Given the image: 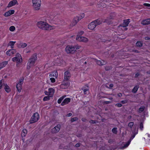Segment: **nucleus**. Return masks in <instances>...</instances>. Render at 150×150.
<instances>
[{
  "label": "nucleus",
  "mask_w": 150,
  "mask_h": 150,
  "mask_svg": "<svg viewBox=\"0 0 150 150\" xmlns=\"http://www.w3.org/2000/svg\"><path fill=\"white\" fill-rule=\"evenodd\" d=\"M37 54H33L29 59L27 64V69L29 70L31 67L34 66L35 62L37 59Z\"/></svg>",
  "instance_id": "obj_1"
},
{
  "label": "nucleus",
  "mask_w": 150,
  "mask_h": 150,
  "mask_svg": "<svg viewBox=\"0 0 150 150\" xmlns=\"http://www.w3.org/2000/svg\"><path fill=\"white\" fill-rule=\"evenodd\" d=\"M37 25L39 28L42 30H49L52 29V26L43 21L38 22L37 23Z\"/></svg>",
  "instance_id": "obj_2"
},
{
  "label": "nucleus",
  "mask_w": 150,
  "mask_h": 150,
  "mask_svg": "<svg viewBox=\"0 0 150 150\" xmlns=\"http://www.w3.org/2000/svg\"><path fill=\"white\" fill-rule=\"evenodd\" d=\"M12 61L13 62H16L17 63L16 66H17L18 64L22 62L23 60L21 54L17 53L16 55V56L12 58Z\"/></svg>",
  "instance_id": "obj_3"
},
{
  "label": "nucleus",
  "mask_w": 150,
  "mask_h": 150,
  "mask_svg": "<svg viewBox=\"0 0 150 150\" xmlns=\"http://www.w3.org/2000/svg\"><path fill=\"white\" fill-rule=\"evenodd\" d=\"M33 6L34 8L36 10H39L41 4L40 0H32Z\"/></svg>",
  "instance_id": "obj_4"
},
{
  "label": "nucleus",
  "mask_w": 150,
  "mask_h": 150,
  "mask_svg": "<svg viewBox=\"0 0 150 150\" xmlns=\"http://www.w3.org/2000/svg\"><path fill=\"white\" fill-rule=\"evenodd\" d=\"M39 118V114L37 112L35 113L32 116L30 119V124H32L35 122L38 121Z\"/></svg>",
  "instance_id": "obj_5"
},
{
  "label": "nucleus",
  "mask_w": 150,
  "mask_h": 150,
  "mask_svg": "<svg viewBox=\"0 0 150 150\" xmlns=\"http://www.w3.org/2000/svg\"><path fill=\"white\" fill-rule=\"evenodd\" d=\"M65 50L68 53H73L76 51L75 48H74V46H69L66 47Z\"/></svg>",
  "instance_id": "obj_6"
},
{
  "label": "nucleus",
  "mask_w": 150,
  "mask_h": 150,
  "mask_svg": "<svg viewBox=\"0 0 150 150\" xmlns=\"http://www.w3.org/2000/svg\"><path fill=\"white\" fill-rule=\"evenodd\" d=\"M61 127L60 125L58 124L51 129L52 133L54 134L58 132L60 130Z\"/></svg>",
  "instance_id": "obj_7"
},
{
  "label": "nucleus",
  "mask_w": 150,
  "mask_h": 150,
  "mask_svg": "<svg viewBox=\"0 0 150 150\" xmlns=\"http://www.w3.org/2000/svg\"><path fill=\"white\" fill-rule=\"evenodd\" d=\"M76 40L80 42H86L88 41L87 38L82 36H77L76 38Z\"/></svg>",
  "instance_id": "obj_8"
},
{
  "label": "nucleus",
  "mask_w": 150,
  "mask_h": 150,
  "mask_svg": "<svg viewBox=\"0 0 150 150\" xmlns=\"http://www.w3.org/2000/svg\"><path fill=\"white\" fill-rule=\"evenodd\" d=\"M16 4H18L17 1L16 0H13L9 2L7 7L9 8Z\"/></svg>",
  "instance_id": "obj_9"
},
{
  "label": "nucleus",
  "mask_w": 150,
  "mask_h": 150,
  "mask_svg": "<svg viewBox=\"0 0 150 150\" xmlns=\"http://www.w3.org/2000/svg\"><path fill=\"white\" fill-rule=\"evenodd\" d=\"M71 76L70 72L69 71H66L64 73V79L66 81L69 80Z\"/></svg>",
  "instance_id": "obj_10"
},
{
  "label": "nucleus",
  "mask_w": 150,
  "mask_h": 150,
  "mask_svg": "<svg viewBox=\"0 0 150 150\" xmlns=\"http://www.w3.org/2000/svg\"><path fill=\"white\" fill-rule=\"evenodd\" d=\"M130 22L129 19H125L124 20L123 23L120 26L123 27H125L128 26Z\"/></svg>",
  "instance_id": "obj_11"
},
{
  "label": "nucleus",
  "mask_w": 150,
  "mask_h": 150,
  "mask_svg": "<svg viewBox=\"0 0 150 150\" xmlns=\"http://www.w3.org/2000/svg\"><path fill=\"white\" fill-rule=\"evenodd\" d=\"M133 130L132 131L133 134L131 136L130 139L129 140H131L133 139L135 137V135L138 133V129H136V127L134 126L133 127Z\"/></svg>",
  "instance_id": "obj_12"
},
{
  "label": "nucleus",
  "mask_w": 150,
  "mask_h": 150,
  "mask_svg": "<svg viewBox=\"0 0 150 150\" xmlns=\"http://www.w3.org/2000/svg\"><path fill=\"white\" fill-rule=\"evenodd\" d=\"M89 87L85 85L82 87L81 89L83 91V93L84 94H87V92H88L89 91Z\"/></svg>",
  "instance_id": "obj_13"
},
{
  "label": "nucleus",
  "mask_w": 150,
  "mask_h": 150,
  "mask_svg": "<svg viewBox=\"0 0 150 150\" xmlns=\"http://www.w3.org/2000/svg\"><path fill=\"white\" fill-rule=\"evenodd\" d=\"M14 11L13 10H9L4 14V16L5 17H8L14 13Z\"/></svg>",
  "instance_id": "obj_14"
},
{
  "label": "nucleus",
  "mask_w": 150,
  "mask_h": 150,
  "mask_svg": "<svg viewBox=\"0 0 150 150\" xmlns=\"http://www.w3.org/2000/svg\"><path fill=\"white\" fill-rule=\"evenodd\" d=\"M16 52V50L11 49L7 51L6 52V54L10 56L12 54H15Z\"/></svg>",
  "instance_id": "obj_15"
},
{
  "label": "nucleus",
  "mask_w": 150,
  "mask_h": 150,
  "mask_svg": "<svg viewBox=\"0 0 150 150\" xmlns=\"http://www.w3.org/2000/svg\"><path fill=\"white\" fill-rule=\"evenodd\" d=\"M96 25L93 21L88 25V28L89 29L93 30L96 27Z\"/></svg>",
  "instance_id": "obj_16"
},
{
  "label": "nucleus",
  "mask_w": 150,
  "mask_h": 150,
  "mask_svg": "<svg viewBox=\"0 0 150 150\" xmlns=\"http://www.w3.org/2000/svg\"><path fill=\"white\" fill-rule=\"evenodd\" d=\"M141 24L144 25H146L150 24V18L143 20L141 22Z\"/></svg>",
  "instance_id": "obj_17"
},
{
  "label": "nucleus",
  "mask_w": 150,
  "mask_h": 150,
  "mask_svg": "<svg viewBox=\"0 0 150 150\" xmlns=\"http://www.w3.org/2000/svg\"><path fill=\"white\" fill-rule=\"evenodd\" d=\"M71 99L69 98H65L63 101L61 105L63 106L65 105L68 104L70 101Z\"/></svg>",
  "instance_id": "obj_18"
},
{
  "label": "nucleus",
  "mask_w": 150,
  "mask_h": 150,
  "mask_svg": "<svg viewBox=\"0 0 150 150\" xmlns=\"http://www.w3.org/2000/svg\"><path fill=\"white\" fill-rule=\"evenodd\" d=\"M4 85V89L5 91L7 93H9L11 91V89L10 87L7 85L6 83H3Z\"/></svg>",
  "instance_id": "obj_19"
},
{
  "label": "nucleus",
  "mask_w": 150,
  "mask_h": 150,
  "mask_svg": "<svg viewBox=\"0 0 150 150\" xmlns=\"http://www.w3.org/2000/svg\"><path fill=\"white\" fill-rule=\"evenodd\" d=\"M80 20V17H76L74 18L72 23V26H74Z\"/></svg>",
  "instance_id": "obj_20"
},
{
  "label": "nucleus",
  "mask_w": 150,
  "mask_h": 150,
  "mask_svg": "<svg viewBox=\"0 0 150 150\" xmlns=\"http://www.w3.org/2000/svg\"><path fill=\"white\" fill-rule=\"evenodd\" d=\"M96 62L98 65L100 66L105 65L106 64V62L103 60L101 61L96 60Z\"/></svg>",
  "instance_id": "obj_21"
},
{
  "label": "nucleus",
  "mask_w": 150,
  "mask_h": 150,
  "mask_svg": "<svg viewBox=\"0 0 150 150\" xmlns=\"http://www.w3.org/2000/svg\"><path fill=\"white\" fill-rule=\"evenodd\" d=\"M8 62L7 61H4L2 63H0V70L4 68L7 64Z\"/></svg>",
  "instance_id": "obj_22"
},
{
  "label": "nucleus",
  "mask_w": 150,
  "mask_h": 150,
  "mask_svg": "<svg viewBox=\"0 0 150 150\" xmlns=\"http://www.w3.org/2000/svg\"><path fill=\"white\" fill-rule=\"evenodd\" d=\"M94 23L96 25V26L99 25L102 23V20L100 19H97L93 21Z\"/></svg>",
  "instance_id": "obj_23"
},
{
  "label": "nucleus",
  "mask_w": 150,
  "mask_h": 150,
  "mask_svg": "<svg viewBox=\"0 0 150 150\" xmlns=\"http://www.w3.org/2000/svg\"><path fill=\"white\" fill-rule=\"evenodd\" d=\"M70 82H69L64 81L62 82V84H61V86H64L66 87H67L70 86Z\"/></svg>",
  "instance_id": "obj_24"
},
{
  "label": "nucleus",
  "mask_w": 150,
  "mask_h": 150,
  "mask_svg": "<svg viewBox=\"0 0 150 150\" xmlns=\"http://www.w3.org/2000/svg\"><path fill=\"white\" fill-rule=\"evenodd\" d=\"M22 85L19 83H17L16 85V87L17 89L19 92H20L22 89Z\"/></svg>",
  "instance_id": "obj_25"
},
{
  "label": "nucleus",
  "mask_w": 150,
  "mask_h": 150,
  "mask_svg": "<svg viewBox=\"0 0 150 150\" xmlns=\"http://www.w3.org/2000/svg\"><path fill=\"white\" fill-rule=\"evenodd\" d=\"M27 46V45L26 43H21L18 46V47L19 48H24L26 47Z\"/></svg>",
  "instance_id": "obj_26"
},
{
  "label": "nucleus",
  "mask_w": 150,
  "mask_h": 150,
  "mask_svg": "<svg viewBox=\"0 0 150 150\" xmlns=\"http://www.w3.org/2000/svg\"><path fill=\"white\" fill-rule=\"evenodd\" d=\"M49 93V95H51V97H52L54 92V90L52 88H50L48 89Z\"/></svg>",
  "instance_id": "obj_27"
},
{
  "label": "nucleus",
  "mask_w": 150,
  "mask_h": 150,
  "mask_svg": "<svg viewBox=\"0 0 150 150\" xmlns=\"http://www.w3.org/2000/svg\"><path fill=\"white\" fill-rule=\"evenodd\" d=\"M16 42L15 41H10L8 44V45L11 46V48L12 49L13 48V45Z\"/></svg>",
  "instance_id": "obj_28"
},
{
  "label": "nucleus",
  "mask_w": 150,
  "mask_h": 150,
  "mask_svg": "<svg viewBox=\"0 0 150 150\" xmlns=\"http://www.w3.org/2000/svg\"><path fill=\"white\" fill-rule=\"evenodd\" d=\"M57 71H53L50 74V76L52 77H56L57 76Z\"/></svg>",
  "instance_id": "obj_29"
},
{
  "label": "nucleus",
  "mask_w": 150,
  "mask_h": 150,
  "mask_svg": "<svg viewBox=\"0 0 150 150\" xmlns=\"http://www.w3.org/2000/svg\"><path fill=\"white\" fill-rule=\"evenodd\" d=\"M139 88V87L138 86H135L132 90V92L134 93H136L137 91L138 90Z\"/></svg>",
  "instance_id": "obj_30"
},
{
  "label": "nucleus",
  "mask_w": 150,
  "mask_h": 150,
  "mask_svg": "<svg viewBox=\"0 0 150 150\" xmlns=\"http://www.w3.org/2000/svg\"><path fill=\"white\" fill-rule=\"evenodd\" d=\"M27 133V130L26 129H23L22 132V137H25Z\"/></svg>",
  "instance_id": "obj_31"
},
{
  "label": "nucleus",
  "mask_w": 150,
  "mask_h": 150,
  "mask_svg": "<svg viewBox=\"0 0 150 150\" xmlns=\"http://www.w3.org/2000/svg\"><path fill=\"white\" fill-rule=\"evenodd\" d=\"M145 108V107L144 106H142L139 109L138 112L139 113H141L143 111Z\"/></svg>",
  "instance_id": "obj_32"
},
{
  "label": "nucleus",
  "mask_w": 150,
  "mask_h": 150,
  "mask_svg": "<svg viewBox=\"0 0 150 150\" xmlns=\"http://www.w3.org/2000/svg\"><path fill=\"white\" fill-rule=\"evenodd\" d=\"M137 46L139 47H141L142 46V43L140 41H138L136 43Z\"/></svg>",
  "instance_id": "obj_33"
},
{
  "label": "nucleus",
  "mask_w": 150,
  "mask_h": 150,
  "mask_svg": "<svg viewBox=\"0 0 150 150\" xmlns=\"http://www.w3.org/2000/svg\"><path fill=\"white\" fill-rule=\"evenodd\" d=\"M112 132L114 134H116L117 132V128L116 127L113 128L112 129Z\"/></svg>",
  "instance_id": "obj_34"
},
{
  "label": "nucleus",
  "mask_w": 150,
  "mask_h": 150,
  "mask_svg": "<svg viewBox=\"0 0 150 150\" xmlns=\"http://www.w3.org/2000/svg\"><path fill=\"white\" fill-rule=\"evenodd\" d=\"M131 142V140H129L126 143L124 146H123V148H125L127 147L130 144Z\"/></svg>",
  "instance_id": "obj_35"
},
{
  "label": "nucleus",
  "mask_w": 150,
  "mask_h": 150,
  "mask_svg": "<svg viewBox=\"0 0 150 150\" xmlns=\"http://www.w3.org/2000/svg\"><path fill=\"white\" fill-rule=\"evenodd\" d=\"M116 14L115 13H110V18L111 19H113L114 18Z\"/></svg>",
  "instance_id": "obj_36"
},
{
  "label": "nucleus",
  "mask_w": 150,
  "mask_h": 150,
  "mask_svg": "<svg viewBox=\"0 0 150 150\" xmlns=\"http://www.w3.org/2000/svg\"><path fill=\"white\" fill-rule=\"evenodd\" d=\"M65 97V96H63L60 97L57 100V103L59 104H60L61 103L62 100Z\"/></svg>",
  "instance_id": "obj_37"
},
{
  "label": "nucleus",
  "mask_w": 150,
  "mask_h": 150,
  "mask_svg": "<svg viewBox=\"0 0 150 150\" xmlns=\"http://www.w3.org/2000/svg\"><path fill=\"white\" fill-rule=\"evenodd\" d=\"M50 97L48 96L44 97L43 98V100L44 101H46L50 100Z\"/></svg>",
  "instance_id": "obj_38"
},
{
  "label": "nucleus",
  "mask_w": 150,
  "mask_h": 150,
  "mask_svg": "<svg viewBox=\"0 0 150 150\" xmlns=\"http://www.w3.org/2000/svg\"><path fill=\"white\" fill-rule=\"evenodd\" d=\"M24 79V78L23 77L21 78L19 80L18 83H19L22 85Z\"/></svg>",
  "instance_id": "obj_39"
},
{
  "label": "nucleus",
  "mask_w": 150,
  "mask_h": 150,
  "mask_svg": "<svg viewBox=\"0 0 150 150\" xmlns=\"http://www.w3.org/2000/svg\"><path fill=\"white\" fill-rule=\"evenodd\" d=\"M134 123L133 122H129L128 125V126L130 128H132V127L134 125Z\"/></svg>",
  "instance_id": "obj_40"
},
{
  "label": "nucleus",
  "mask_w": 150,
  "mask_h": 150,
  "mask_svg": "<svg viewBox=\"0 0 150 150\" xmlns=\"http://www.w3.org/2000/svg\"><path fill=\"white\" fill-rule=\"evenodd\" d=\"M78 120V118L77 117H74L71 118V122H74L77 121Z\"/></svg>",
  "instance_id": "obj_41"
},
{
  "label": "nucleus",
  "mask_w": 150,
  "mask_h": 150,
  "mask_svg": "<svg viewBox=\"0 0 150 150\" xmlns=\"http://www.w3.org/2000/svg\"><path fill=\"white\" fill-rule=\"evenodd\" d=\"M15 30V28L13 26H11L9 28V30L11 31H13Z\"/></svg>",
  "instance_id": "obj_42"
},
{
  "label": "nucleus",
  "mask_w": 150,
  "mask_h": 150,
  "mask_svg": "<svg viewBox=\"0 0 150 150\" xmlns=\"http://www.w3.org/2000/svg\"><path fill=\"white\" fill-rule=\"evenodd\" d=\"M89 123L91 124H96L98 122L97 120H91L89 121Z\"/></svg>",
  "instance_id": "obj_43"
},
{
  "label": "nucleus",
  "mask_w": 150,
  "mask_h": 150,
  "mask_svg": "<svg viewBox=\"0 0 150 150\" xmlns=\"http://www.w3.org/2000/svg\"><path fill=\"white\" fill-rule=\"evenodd\" d=\"M111 40H105L104 39H103L102 40V42L108 43L109 42H110L111 41Z\"/></svg>",
  "instance_id": "obj_44"
},
{
  "label": "nucleus",
  "mask_w": 150,
  "mask_h": 150,
  "mask_svg": "<svg viewBox=\"0 0 150 150\" xmlns=\"http://www.w3.org/2000/svg\"><path fill=\"white\" fill-rule=\"evenodd\" d=\"M139 128L141 130H142L143 129V125L142 122H141L140 123Z\"/></svg>",
  "instance_id": "obj_45"
},
{
  "label": "nucleus",
  "mask_w": 150,
  "mask_h": 150,
  "mask_svg": "<svg viewBox=\"0 0 150 150\" xmlns=\"http://www.w3.org/2000/svg\"><path fill=\"white\" fill-rule=\"evenodd\" d=\"M111 69V67L109 66H106L105 67V69L106 71L109 70Z\"/></svg>",
  "instance_id": "obj_46"
},
{
  "label": "nucleus",
  "mask_w": 150,
  "mask_h": 150,
  "mask_svg": "<svg viewBox=\"0 0 150 150\" xmlns=\"http://www.w3.org/2000/svg\"><path fill=\"white\" fill-rule=\"evenodd\" d=\"M50 80L52 83H54L55 81V79L53 77L50 78Z\"/></svg>",
  "instance_id": "obj_47"
},
{
  "label": "nucleus",
  "mask_w": 150,
  "mask_h": 150,
  "mask_svg": "<svg viewBox=\"0 0 150 150\" xmlns=\"http://www.w3.org/2000/svg\"><path fill=\"white\" fill-rule=\"evenodd\" d=\"M115 105L118 107H120L122 106V105L120 103H118L115 104Z\"/></svg>",
  "instance_id": "obj_48"
},
{
  "label": "nucleus",
  "mask_w": 150,
  "mask_h": 150,
  "mask_svg": "<svg viewBox=\"0 0 150 150\" xmlns=\"http://www.w3.org/2000/svg\"><path fill=\"white\" fill-rule=\"evenodd\" d=\"M128 101L127 100H124L121 101V102L122 103L124 104L127 103Z\"/></svg>",
  "instance_id": "obj_49"
},
{
  "label": "nucleus",
  "mask_w": 150,
  "mask_h": 150,
  "mask_svg": "<svg viewBox=\"0 0 150 150\" xmlns=\"http://www.w3.org/2000/svg\"><path fill=\"white\" fill-rule=\"evenodd\" d=\"M4 83H2V80L0 81V89H1L2 86H4V85H3Z\"/></svg>",
  "instance_id": "obj_50"
},
{
  "label": "nucleus",
  "mask_w": 150,
  "mask_h": 150,
  "mask_svg": "<svg viewBox=\"0 0 150 150\" xmlns=\"http://www.w3.org/2000/svg\"><path fill=\"white\" fill-rule=\"evenodd\" d=\"M143 5L144 6H147V7H150V4H147V3H144V4Z\"/></svg>",
  "instance_id": "obj_51"
},
{
  "label": "nucleus",
  "mask_w": 150,
  "mask_h": 150,
  "mask_svg": "<svg viewBox=\"0 0 150 150\" xmlns=\"http://www.w3.org/2000/svg\"><path fill=\"white\" fill-rule=\"evenodd\" d=\"M84 17V14L83 13L82 14L81 16H79L80 17V20L83 18Z\"/></svg>",
  "instance_id": "obj_52"
},
{
  "label": "nucleus",
  "mask_w": 150,
  "mask_h": 150,
  "mask_svg": "<svg viewBox=\"0 0 150 150\" xmlns=\"http://www.w3.org/2000/svg\"><path fill=\"white\" fill-rule=\"evenodd\" d=\"M144 39L145 40H150V38L148 36L145 37H144Z\"/></svg>",
  "instance_id": "obj_53"
},
{
  "label": "nucleus",
  "mask_w": 150,
  "mask_h": 150,
  "mask_svg": "<svg viewBox=\"0 0 150 150\" xmlns=\"http://www.w3.org/2000/svg\"><path fill=\"white\" fill-rule=\"evenodd\" d=\"M113 142V140L111 139H110L108 140V143H110V144H111V143H112Z\"/></svg>",
  "instance_id": "obj_54"
},
{
  "label": "nucleus",
  "mask_w": 150,
  "mask_h": 150,
  "mask_svg": "<svg viewBox=\"0 0 150 150\" xmlns=\"http://www.w3.org/2000/svg\"><path fill=\"white\" fill-rule=\"evenodd\" d=\"M80 143H77L75 145V146L76 147H78L80 146Z\"/></svg>",
  "instance_id": "obj_55"
},
{
  "label": "nucleus",
  "mask_w": 150,
  "mask_h": 150,
  "mask_svg": "<svg viewBox=\"0 0 150 150\" xmlns=\"http://www.w3.org/2000/svg\"><path fill=\"white\" fill-rule=\"evenodd\" d=\"M81 120L83 122H86L87 121V119L84 118H83L81 119Z\"/></svg>",
  "instance_id": "obj_56"
},
{
  "label": "nucleus",
  "mask_w": 150,
  "mask_h": 150,
  "mask_svg": "<svg viewBox=\"0 0 150 150\" xmlns=\"http://www.w3.org/2000/svg\"><path fill=\"white\" fill-rule=\"evenodd\" d=\"M139 74L137 73L136 74H135V78H137L139 76Z\"/></svg>",
  "instance_id": "obj_57"
},
{
  "label": "nucleus",
  "mask_w": 150,
  "mask_h": 150,
  "mask_svg": "<svg viewBox=\"0 0 150 150\" xmlns=\"http://www.w3.org/2000/svg\"><path fill=\"white\" fill-rule=\"evenodd\" d=\"M44 93L46 95H48L49 94V92H48L46 91H45Z\"/></svg>",
  "instance_id": "obj_58"
},
{
  "label": "nucleus",
  "mask_w": 150,
  "mask_h": 150,
  "mask_svg": "<svg viewBox=\"0 0 150 150\" xmlns=\"http://www.w3.org/2000/svg\"><path fill=\"white\" fill-rule=\"evenodd\" d=\"M117 96L119 97H121L122 96V94L121 93H119L117 94Z\"/></svg>",
  "instance_id": "obj_59"
},
{
  "label": "nucleus",
  "mask_w": 150,
  "mask_h": 150,
  "mask_svg": "<svg viewBox=\"0 0 150 150\" xmlns=\"http://www.w3.org/2000/svg\"><path fill=\"white\" fill-rule=\"evenodd\" d=\"M74 48H75V49H79L80 47L79 46H74Z\"/></svg>",
  "instance_id": "obj_60"
},
{
  "label": "nucleus",
  "mask_w": 150,
  "mask_h": 150,
  "mask_svg": "<svg viewBox=\"0 0 150 150\" xmlns=\"http://www.w3.org/2000/svg\"><path fill=\"white\" fill-rule=\"evenodd\" d=\"M72 115V114L71 113H69L67 115V116L68 117H70Z\"/></svg>",
  "instance_id": "obj_61"
},
{
  "label": "nucleus",
  "mask_w": 150,
  "mask_h": 150,
  "mask_svg": "<svg viewBox=\"0 0 150 150\" xmlns=\"http://www.w3.org/2000/svg\"><path fill=\"white\" fill-rule=\"evenodd\" d=\"M104 103L106 104H109L111 103L110 101H106L104 102Z\"/></svg>",
  "instance_id": "obj_62"
},
{
  "label": "nucleus",
  "mask_w": 150,
  "mask_h": 150,
  "mask_svg": "<svg viewBox=\"0 0 150 150\" xmlns=\"http://www.w3.org/2000/svg\"><path fill=\"white\" fill-rule=\"evenodd\" d=\"M104 22H106L107 23H109L110 24V23L109 22H108V19H105V21H104Z\"/></svg>",
  "instance_id": "obj_63"
},
{
  "label": "nucleus",
  "mask_w": 150,
  "mask_h": 150,
  "mask_svg": "<svg viewBox=\"0 0 150 150\" xmlns=\"http://www.w3.org/2000/svg\"><path fill=\"white\" fill-rule=\"evenodd\" d=\"M113 86V85L111 83L109 85V87H110V88H111Z\"/></svg>",
  "instance_id": "obj_64"
}]
</instances>
